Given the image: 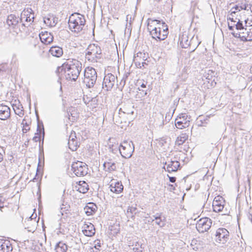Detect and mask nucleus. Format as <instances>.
Listing matches in <instances>:
<instances>
[{"label": "nucleus", "mask_w": 252, "mask_h": 252, "mask_svg": "<svg viewBox=\"0 0 252 252\" xmlns=\"http://www.w3.org/2000/svg\"><path fill=\"white\" fill-rule=\"evenodd\" d=\"M117 77L112 73H108L104 76L102 84V89L106 91H109L114 87Z\"/></svg>", "instance_id": "obj_9"}, {"label": "nucleus", "mask_w": 252, "mask_h": 252, "mask_svg": "<svg viewBox=\"0 0 252 252\" xmlns=\"http://www.w3.org/2000/svg\"><path fill=\"white\" fill-rule=\"evenodd\" d=\"M120 147L119 153L123 158H128L132 156L134 150V144L132 141H124L121 144Z\"/></svg>", "instance_id": "obj_6"}, {"label": "nucleus", "mask_w": 252, "mask_h": 252, "mask_svg": "<svg viewBox=\"0 0 252 252\" xmlns=\"http://www.w3.org/2000/svg\"><path fill=\"white\" fill-rule=\"evenodd\" d=\"M126 79H125V77H123L120 82L121 85H122L124 86L126 84Z\"/></svg>", "instance_id": "obj_53"}, {"label": "nucleus", "mask_w": 252, "mask_h": 252, "mask_svg": "<svg viewBox=\"0 0 252 252\" xmlns=\"http://www.w3.org/2000/svg\"><path fill=\"white\" fill-rule=\"evenodd\" d=\"M120 146H118V144L112 145L111 146L109 145L110 150L113 153H116L118 151L119 152L120 149Z\"/></svg>", "instance_id": "obj_39"}, {"label": "nucleus", "mask_w": 252, "mask_h": 252, "mask_svg": "<svg viewBox=\"0 0 252 252\" xmlns=\"http://www.w3.org/2000/svg\"><path fill=\"white\" fill-rule=\"evenodd\" d=\"M228 29L230 31H233V26H230L229 24H228Z\"/></svg>", "instance_id": "obj_59"}, {"label": "nucleus", "mask_w": 252, "mask_h": 252, "mask_svg": "<svg viewBox=\"0 0 252 252\" xmlns=\"http://www.w3.org/2000/svg\"><path fill=\"white\" fill-rule=\"evenodd\" d=\"M235 26H236V29L237 30H245L246 31H247V29H245L244 27L242 21H240V20H239V21L237 22V23Z\"/></svg>", "instance_id": "obj_41"}, {"label": "nucleus", "mask_w": 252, "mask_h": 252, "mask_svg": "<svg viewBox=\"0 0 252 252\" xmlns=\"http://www.w3.org/2000/svg\"><path fill=\"white\" fill-rule=\"evenodd\" d=\"M188 138V136L186 134H182L178 137L176 141V144L178 145H182L187 140Z\"/></svg>", "instance_id": "obj_30"}, {"label": "nucleus", "mask_w": 252, "mask_h": 252, "mask_svg": "<svg viewBox=\"0 0 252 252\" xmlns=\"http://www.w3.org/2000/svg\"><path fill=\"white\" fill-rule=\"evenodd\" d=\"M39 37L41 41L46 44L51 43L54 39L53 35L48 32H42L39 34Z\"/></svg>", "instance_id": "obj_17"}, {"label": "nucleus", "mask_w": 252, "mask_h": 252, "mask_svg": "<svg viewBox=\"0 0 252 252\" xmlns=\"http://www.w3.org/2000/svg\"><path fill=\"white\" fill-rule=\"evenodd\" d=\"M7 70L6 65H2L0 66V76L4 75Z\"/></svg>", "instance_id": "obj_42"}, {"label": "nucleus", "mask_w": 252, "mask_h": 252, "mask_svg": "<svg viewBox=\"0 0 252 252\" xmlns=\"http://www.w3.org/2000/svg\"><path fill=\"white\" fill-rule=\"evenodd\" d=\"M49 53L53 56L59 58L63 54V51L62 48L59 46H53L50 48Z\"/></svg>", "instance_id": "obj_22"}, {"label": "nucleus", "mask_w": 252, "mask_h": 252, "mask_svg": "<svg viewBox=\"0 0 252 252\" xmlns=\"http://www.w3.org/2000/svg\"><path fill=\"white\" fill-rule=\"evenodd\" d=\"M129 75V73H126L123 77H125V79H126V78H127L128 76Z\"/></svg>", "instance_id": "obj_60"}, {"label": "nucleus", "mask_w": 252, "mask_h": 252, "mask_svg": "<svg viewBox=\"0 0 252 252\" xmlns=\"http://www.w3.org/2000/svg\"><path fill=\"white\" fill-rule=\"evenodd\" d=\"M68 148L72 151H75L78 148V142L77 140L68 141Z\"/></svg>", "instance_id": "obj_32"}, {"label": "nucleus", "mask_w": 252, "mask_h": 252, "mask_svg": "<svg viewBox=\"0 0 252 252\" xmlns=\"http://www.w3.org/2000/svg\"><path fill=\"white\" fill-rule=\"evenodd\" d=\"M184 118V116H183L182 118L180 117L179 119H176L175 126L177 128L179 129H182L188 126L189 123L188 122L186 121Z\"/></svg>", "instance_id": "obj_23"}, {"label": "nucleus", "mask_w": 252, "mask_h": 252, "mask_svg": "<svg viewBox=\"0 0 252 252\" xmlns=\"http://www.w3.org/2000/svg\"><path fill=\"white\" fill-rule=\"evenodd\" d=\"M72 170L78 177L84 176L88 173V167L85 163L78 161L71 165Z\"/></svg>", "instance_id": "obj_7"}, {"label": "nucleus", "mask_w": 252, "mask_h": 252, "mask_svg": "<svg viewBox=\"0 0 252 252\" xmlns=\"http://www.w3.org/2000/svg\"><path fill=\"white\" fill-rule=\"evenodd\" d=\"M103 166L106 171L111 172L116 169V165L115 162L112 159H109L103 163Z\"/></svg>", "instance_id": "obj_21"}, {"label": "nucleus", "mask_w": 252, "mask_h": 252, "mask_svg": "<svg viewBox=\"0 0 252 252\" xmlns=\"http://www.w3.org/2000/svg\"><path fill=\"white\" fill-rule=\"evenodd\" d=\"M215 236L216 242L224 244L229 239V232L224 228H219L216 231Z\"/></svg>", "instance_id": "obj_11"}, {"label": "nucleus", "mask_w": 252, "mask_h": 252, "mask_svg": "<svg viewBox=\"0 0 252 252\" xmlns=\"http://www.w3.org/2000/svg\"><path fill=\"white\" fill-rule=\"evenodd\" d=\"M156 22L157 24L159 25L160 21L157 20L152 21L151 23H148V30L150 32L153 38L156 40L158 39L159 41L165 39L168 34V28L165 25V23L162 22V28L160 27H154L152 24L154 25V23Z\"/></svg>", "instance_id": "obj_2"}, {"label": "nucleus", "mask_w": 252, "mask_h": 252, "mask_svg": "<svg viewBox=\"0 0 252 252\" xmlns=\"http://www.w3.org/2000/svg\"><path fill=\"white\" fill-rule=\"evenodd\" d=\"M119 111V114L120 115L122 113L124 114L132 115L134 112V105L130 101L124 102L122 107L120 108Z\"/></svg>", "instance_id": "obj_13"}, {"label": "nucleus", "mask_w": 252, "mask_h": 252, "mask_svg": "<svg viewBox=\"0 0 252 252\" xmlns=\"http://www.w3.org/2000/svg\"><path fill=\"white\" fill-rule=\"evenodd\" d=\"M82 70V63L76 60L68 59L58 67V71L68 80L75 81Z\"/></svg>", "instance_id": "obj_1"}, {"label": "nucleus", "mask_w": 252, "mask_h": 252, "mask_svg": "<svg viewBox=\"0 0 252 252\" xmlns=\"http://www.w3.org/2000/svg\"><path fill=\"white\" fill-rule=\"evenodd\" d=\"M32 10L31 8L27 9L26 11L24 10L21 13V18L22 20L23 18H25L26 22H33L34 17L32 15Z\"/></svg>", "instance_id": "obj_20"}, {"label": "nucleus", "mask_w": 252, "mask_h": 252, "mask_svg": "<svg viewBox=\"0 0 252 252\" xmlns=\"http://www.w3.org/2000/svg\"><path fill=\"white\" fill-rule=\"evenodd\" d=\"M233 9H235L236 11H240L241 10V9H240V6H239L238 5H236L234 7H233L230 11V15H231L232 16H233V14H235L236 13L235 11H233Z\"/></svg>", "instance_id": "obj_43"}, {"label": "nucleus", "mask_w": 252, "mask_h": 252, "mask_svg": "<svg viewBox=\"0 0 252 252\" xmlns=\"http://www.w3.org/2000/svg\"><path fill=\"white\" fill-rule=\"evenodd\" d=\"M232 34L235 37H240V33H232Z\"/></svg>", "instance_id": "obj_56"}, {"label": "nucleus", "mask_w": 252, "mask_h": 252, "mask_svg": "<svg viewBox=\"0 0 252 252\" xmlns=\"http://www.w3.org/2000/svg\"><path fill=\"white\" fill-rule=\"evenodd\" d=\"M144 249V248L143 247L142 244H139L138 242H136L133 248V250L135 252H143Z\"/></svg>", "instance_id": "obj_35"}, {"label": "nucleus", "mask_w": 252, "mask_h": 252, "mask_svg": "<svg viewBox=\"0 0 252 252\" xmlns=\"http://www.w3.org/2000/svg\"><path fill=\"white\" fill-rule=\"evenodd\" d=\"M94 248L97 250V251H99V248L101 247V243L100 242V240H97L94 241Z\"/></svg>", "instance_id": "obj_46"}, {"label": "nucleus", "mask_w": 252, "mask_h": 252, "mask_svg": "<svg viewBox=\"0 0 252 252\" xmlns=\"http://www.w3.org/2000/svg\"><path fill=\"white\" fill-rule=\"evenodd\" d=\"M227 20H230L231 22H235V21L234 20L233 18L228 17Z\"/></svg>", "instance_id": "obj_61"}, {"label": "nucleus", "mask_w": 252, "mask_h": 252, "mask_svg": "<svg viewBox=\"0 0 252 252\" xmlns=\"http://www.w3.org/2000/svg\"><path fill=\"white\" fill-rule=\"evenodd\" d=\"M139 92H138V94H140L142 97H144L145 95H147V91L142 89H140L138 88Z\"/></svg>", "instance_id": "obj_48"}, {"label": "nucleus", "mask_w": 252, "mask_h": 252, "mask_svg": "<svg viewBox=\"0 0 252 252\" xmlns=\"http://www.w3.org/2000/svg\"><path fill=\"white\" fill-rule=\"evenodd\" d=\"M10 116V109L7 105L0 104V119L5 120Z\"/></svg>", "instance_id": "obj_16"}, {"label": "nucleus", "mask_w": 252, "mask_h": 252, "mask_svg": "<svg viewBox=\"0 0 252 252\" xmlns=\"http://www.w3.org/2000/svg\"><path fill=\"white\" fill-rule=\"evenodd\" d=\"M97 77L95 69L92 67H87L84 70L83 83L88 88H91L93 87L95 84Z\"/></svg>", "instance_id": "obj_5"}, {"label": "nucleus", "mask_w": 252, "mask_h": 252, "mask_svg": "<svg viewBox=\"0 0 252 252\" xmlns=\"http://www.w3.org/2000/svg\"><path fill=\"white\" fill-rule=\"evenodd\" d=\"M85 22L84 15L79 13H73L69 17L68 20L69 29L72 32L79 33L82 31Z\"/></svg>", "instance_id": "obj_3"}, {"label": "nucleus", "mask_w": 252, "mask_h": 252, "mask_svg": "<svg viewBox=\"0 0 252 252\" xmlns=\"http://www.w3.org/2000/svg\"><path fill=\"white\" fill-rule=\"evenodd\" d=\"M76 140V133L74 131H71L68 138V141Z\"/></svg>", "instance_id": "obj_44"}, {"label": "nucleus", "mask_w": 252, "mask_h": 252, "mask_svg": "<svg viewBox=\"0 0 252 252\" xmlns=\"http://www.w3.org/2000/svg\"><path fill=\"white\" fill-rule=\"evenodd\" d=\"M184 154L178 153L175 155L174 159H172L171 161L165 162L164 164L166 165L167 171L169 173L171 172H176L180 167V163L178 159H180V157L183 156Z\"/></svg>", "instance_id": "obj_8"}, {"label": "nucleus", "mask_w": 252, "mask_h": 252, "mask_svg": "<svg viewBox=\"0 0 252 252\" xmlns=\"http://www.w3.org/2000/svg\"><path fill=\"white\" fill-rule=\"evenodd\" d=\"M82 228V232L85 236L92 237L94 235L95 232V228L92 223L90 222L85 223Z\"/></svg>", "instance_id": "obj_14"}, {"label": "nucleus", "mask_w": 252, "mask_h": 252, "mask_svg": "<svg viewBox=\"0 0 252 252\" xmlns=\"http://www.w3.org/2000/svg\"><path fill=\"white\" fill-rule=\"evenodd\" d=\"M142 55H143L142 53L139 52V53H137L136 56H134V59H133L136 65L137 66V67H139V68H140L142 66H144V64H146V63L144 62H142V63H141L140 62L138 61V58L139 57L141 58V57Z\"/></svg>", "instance_id": "obj_29"}, {"label": "nucleus", "mask_w": 252, "mask_h": 252, "mask_svg": "<svg viewBox=\"0 0 252 252\" xmlns=\"http://www.w3.org/2000/svg\"><path fill=\"white\" fill-rule=\"evenodd\" d=\"M96 209V206L94 203L90 202L84 208V210L87 215L90 216L95 212Z\"/></svg>", "instance_id": "obj_24"}, {"label": "nucleus", "mask_w": 252, "mask_h": 252, "mask_svg": "<svg viewBox=\"0 0 252 252\" xmlns=\"http://www.w3.org/2000/svg\"><path fill=\"white\" fill-rule=\"evenodd\" d=\"M212 225V220L208 218L200 219L196 223V229L199 233L207 231Z\"/></svg>", "instance_id": "obj_10"}, {"label": "nucleus", "mask_w": 252, "mask_h": 252, "mask_svg": "<svg viewBox=\"0 0 252 252\" xmlns=\"http://www.w3.org/2000/svg\"><path fill=\"white\" fill-rule=\"evenodd\" d=\"M159 120H160V123L159 125V126H162L164 125V122H163V116H160L159 118H158Z\"/></svg>", "instance_id": "obj_51"}, {"label": "nucleus", "mask_w": 252, "mask_h": 252, "mask_svg": "<svg viewBox=\"0 0 252 252\" xmlns=\"http://www.w3.org/2000/svg\"><path fill=\"white\" fill-rule=\"evenodd\" d=\"M67 250V246L62 241L58 243L55 247L56 252H66Z\"/></svg>", "instance_id": "obj_27"}, {"label": "nucleus", "mask_w": 252, "mask_h": 252, "mask_svg": "<svg viewBox=\"0 0 252 252\" xmlns=\"http://www.w3.org/2000/svg\"><path fill=\"white\" fill-rule=\"evenodd\" d=\"M166 141L164 139L162 138L160 140H159L158 144L161 146H162L164 145V143H166Z\"/></svg>", "instance_id": "obj_50"}, {"label": "nucleus", "mask_w": 252, "mask_h": 252, "mask_svg": "<svg viewBox=\"0 0 252 252\" xmlns=\"http://www.w3.org/2000/svg\"><path fill=\"white\" fill-rule=\"evenodd\" d=\"M22 125H23V127L22 129L23 132L24 133H27L30 129V128L29 126V124L26 121L25 119H23L22 123Z\"/></svg>", "instance_id": "obj_37"}, {"label": "nucleus", "mask_w": 252, "mask_h": 252, "mask_svg": "<svg viewBox=\"0 0 252 252\" xmlns=\"http://www.w3.org/2000/svg\"><path fill=\"white\" fill-rule=\"evenodd\" d=\"M146 84H145L144 83H142L141 85H140V87L142 88H146Z\"/></svg>", "instance_id": "obj_62"}, {"label": "nucleus", "mask_w": 252, "mask_h": 252, "mask_svg": "<svg viewBox=\"0 0 252 252\" xmlns=\"http://www.w3.org/2000/svg\"><path fill=\"white\" fill-rule=\"evenodd\" d=\"M179 41L180 45L183 48H187L190 45V41L189 40L188 35L186 34L179 37Z\"/></svg>", "instance_id": "obj_25"}, {"label": "nucleus", "mask_w": 252, "mask_h": 252, "mask_svg": "<svg viewBox=\"0 0 252 252\" xmlns=\"http://www.w3.org/2000/svg\"><path fill=\"white\" fill-rule=\"evenodd\" d=\"M217 197H215L214 201H213V211L216 212H220L222 211L224 206L221 204V203L220 200H217Z\"/></svg>", "instance_id": "obj_26"}, {"label": "nucleus", "mask_w": 252, "mask_h": 252, "mask_svg": "<svg viewBox=\"0 0 252 252\" xmlns=\"http://www.w3.org/2000/svg\"><path fill=\"white\" fill-rule=\"evenodd\" d=\"M247 36L243 35L242 40L244 41H252V28L249 31H247Z\"/></svg>", "instance_id": "obj_34"}, {"label": "nucleus", "mask_w": 252, "mask_h": 252, "mask_svg": "<svg viewBox=\"0 0 252 252\" xmlns=\"http://www.w3.org/2000/svg\"><path fill=\"white\" fill-rule=\"evenodd\" d=\"M167 176L168 177L169 179V181L170 182L173 183H175L176 182V177H170L168 175H167Z\"/></svg>", "instance_id": "obj_49"}, {"label": "nucleus", "mask_w": 252, "mask_h": 252, "mask_svg": "<svg viewBox=\"0 0 252 252\" xmlns=\"http://www.w3.org/2000/svg\"><path fill=\"white\" fill-rule=\"evenodd\" d=\"M89 190V186L85 181H80L77 190L82 193H86Z\"/></svg>", "instance_id": "obj_28"}, {"label": "nucleus", "mask_w": 252, "mask_h": 252, "mask_svg": "<svg viewBox=\"0 0 252 252\" xmlns=\"http://www.w3.org/2000/svg\"><path fill=\"white\" fill-rule=\"evenodd\" d=\"M37 131V132L35 133V135H40L42 133L43 137L44 136L45 132L42 123L40 124L39 122H38Z\"/></svg>", "instance_id": "obj_33"}, {"label": "nucleus", "mask_w": 252, "mask_h": 252, "mask_svg": "<svg viewBox=\"0 0 252 252\" xmlns=\"http://www.w3.org/2000/svg\"><path fill=\"white\" fill-rule=\"evenodd\" d=\"M109 188L112 192L119 193L123 191V186L121 182L112 181Z\"/></svg>", "instance_id": "obj_18"}, {"label": "nucleus", "mask_w": 252, "mask_h": 252, "mask_svg": "<svg viewBox=\"0 0 252 252\" xmlns=\"http://www.w3.org/2000/svg\"><path fill=\"white\" fill-rule=\"evenodd\" d=\"M70 206L67 203H63L61 206V213L63 215L64 213H66V211H68Z\"/></svg>", "instance_id": "obj_38"}, {"label": "nucleus", "mask_w": 252, "mask_h": 252, "mask_svg": "<svg viewBox=\"0 0 252 252\" xmlns=\"http://www.w3.org/2000/svg\"><path fill=\"white\" fill-rule=\"evenodd\" d=\"M170 187V189H175V188L173 186V185H169Z\"/></svg>", "instance_id": "obj_63"}, {"label": "nucleus", "mask_w": 252, "mask_h": 252, "mask_svg": "<svg viewBox=\"0 0 252 252\" xmlns=\"http://www.w3.org/2000/svg\"><path fill=\"white\" fill-rule=\"evenodd\" d=\"M13 248L9 241L0 239V252H11Z\"/></svg>", "instance_id": "obj_15"}, {"label": "nucleus", "mask_w": 252, "mask_h": 252, "mask_svg": "<svg viewBox=\"0 0 252 252\" xmlns=\"http://www.w3.org/2000/svg\"><path fill=\"white\" fill-rule=\"evenodd\" d=\"M33 217V214H32L27 220L28 222L32 221V217Z\"/></svg>", "instance_id": "obj_55"}, {"label": "nucleus", "mask_w": 252, "mask_h": 252, "mask_svg": "<svg viewBox=\"0 0 252 252\" xmlns=\"http://www.w3.org/2000/svg\"><path fill=\"white\" fill-rule=\"evenodd\" d=\"M247 181H248V183L249 184V186H250V179L249 177H248Z\"/></svg>", "instance_id": "obj_64"}, {"label": "nucleus", "mask_w": 252, "mask_h": 252, "mask_svg": "<svg viewBox=\"0 0 252 252\" xmlns=\"http://www.w3.org/2000/svg\"><path fill=\"white\" fill-rule=\"evenodd\" d=\"M156 220V224L158 225L160 227H162L165 225V218L163 217L162 219L161 213H157L156 215L152 217V222Z\"/></svg>", "instance_id": "obj_19"}, {"label": "nucleus", "mask_w": 252, "mask_h": 252, "mask_svg": "<svg viewBox=\"0 0 252 252\" xmlns=\"http://www.w3.org/2000/svg\"><path fill=\"white\" fill-rule=\"evenodd\" d=\"M83 101H84V103L86 105H87V104H89L90 103H91V104L92 103H95L96 99H95V97L92 98L91 99H90L88 97L86 96V97H84Z\"/></svg>", "instance_id": "obj_40"}, {"label": "nucleus", "mask_w": 252, "mask_h": 252, "mask_svg": "<svg viewBox=\"0 0 252 252\" xmlns=\"http://www.w3.org/2000/svg\"><path fill=\"white\" fill-rule=\"evenodd\" d=\"M32 140L34 142H37L39 141L40 140V136L39 135H35L33 137Z\"/></svg>", "instance_id": "obj_52"}, {"label": "nucleus", "mask_w": 252, "mask_h": 252, "mask_svg": "<svg viewBox=\"0 0 252 252\" xmlns=\"http://www.w3.org/2000/svg\"><path fill=\"white\" fill-rule=\"evenodd\" d=\"M21 22L22 19L14 14L9 15L6 20L7 25L12 29L18 28L19 23Z\"/></svg>", "instance_id": "obj_12"}, {"label": "nucleus", "mask_w": 252, "mask_h": 252, "mask_svg": "<svg viewBox=\"0 0 252 252\" xmlns=\"http://www.w3.org/2000/svg\"><path fill=\"white\" fill-rule=\"evenodd\" d=\"M3 160V154L0 152V162Z\"/></svg>", "instance_id": "obj_57"}, {"label": "nucleus", "mask_w": 252, "mask_h": 252, "mask_svg": "<svg viewBox=\"0 0 252 252\" xmlns=\"http://www.w3.org/2000/svg\"><path fill=\"white\" fill-rule=\"evenodd\" d=\"M68 114L69 116L72 117L71 120L75 121L78 117V113H77L76 109L74 107H70L68 111Z\"/></svg>", "instance_id": "obj_31"}, {"label": "nucleus", "mask_w": 252, "mask_h": 252, "mask_svg": "<svg viewBox=\"0 0 252 252\" xmlns=\"http://www.w3.org/2000/svg\"><path fill=\"white\" fill-rule=\"evenodd\" d=\"M136 210V208L128 207L127 209V213L128 215H129V213H131V214H133V213L136 214V212H135Z\"/></svg>", "instance_id": "obj_45"}, {"label": "nucleus", "mask_w": 252, "mask_h": 252, "mask_svg": "<svg viewBox=\"0 0 252 252\" xmlns=\"http://www.w3.org/2000/svg\"><path fill=\"white\" fill-rule=\"evenodd\" d=\"M203 121L205 122V120L204 119L203 120L202 119V117L199 116V120L197 121L198 125L199 126H204L203 125L204 122Z\"/></svg>", "instance_id": "obj_47"}, {"label": "nucleus", "mask_w": 252, "mask_h": 252, "mask_svg": "<svg viewBox=\"0 0 252 252\" xmlns=\"http://www.w3.org/2000/svg\"><path fill=\"white\" fill-rule=\"evenodd\" d=\"M13 110L15 114L18 115L19 117H22L24 115V111L19 108V106L16 105L13 106Z\"/></svg>", "instance_id": "obj_36"}, {"label": "nucleus", "mask_w": 252, "mask_h": 252, "mask_svg": "<svg viewBox=\"0 0 252 252\" xmlns=\"http://www.w3.org/2000/svg\"><path fill=\"white\" fill-rule=\"evenodd\" d=\"M85 58L88 61L95 63L101 58V50L100 47L95 44H90L87 50Z\"/></svg>", "instance_id": "obj_4"}, {"label": "nucleus", "mask_w": 252, "mask_h": 252, "mask_svg": "<svg viewBox=\"0 0 252 252\" xmlns=\"http://www.w3.org/2000/svg\"><path fill=\"white\" fill-rule=\"evenodd\" d=\"M38 172V168H37V170H36V176H37ZM36 180V177H35L32 179V181H33V182H35Z\"/></svg>", "instance_id": "obj_58"}, {"label": "nucleus", "mask_w": 252, "mask_h": 252, "mask_svg": "<svg viewBox=\"0 0 252 252\" xmlns=\"http://www.w3.org/2000/svg\"><path fill=\"white\" fill-rule=\"evenodd\" d=\"M240 9H245V10H248L247 9V6L246 4L241 5L240 6Z\"/></svg>", "instance_id": "obj_54"}]
</instances>
